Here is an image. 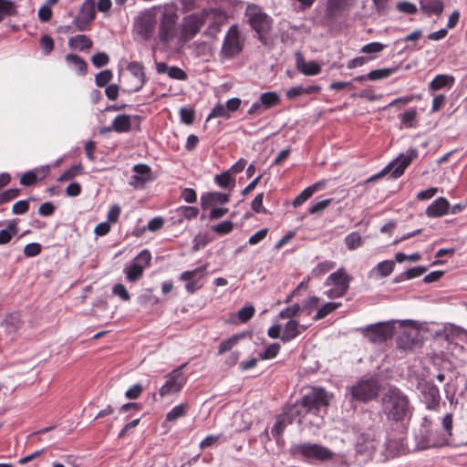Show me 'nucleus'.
Masks as SVG:
<instances>
[{
    "label": "nucleus",
    "instance_id": "34",
    "mask_svg": "<svg viewBox=\"0 0 467 467\" xmlns=\"http://www.w3.org/2000/svg\"><path fill=\"white\" fill-rule=\"evenodd\" d=\"M214 181L220 187L224 189L234 188L235 185V179L231 175L230 171L217 174Z\"/></svg>",
    "mask_w": 467,
    "mask_h": 467
},
{
    "label": "nucleus",
    "instance_id": "54",
    "mask_svg": "<svg viewBox=\"0 0 467 467\" xmlns=\"http://www.w3.org/2000/svg\"><path fill=\"white\" fill-rule=\"evenodd\" d=\"M151 260L150 253L148 250H142L133 260L134 263H139L144 269L150 265Z\"/></svg>",
    "mask_w": 467,
    "mask_h": 467
},
{
    "label": "nucleus",
    "instance_id": "48",
    "mask_svg": "<svg viewBox=\"0 0 467 467\" xmlns=\"http://www.w3.org/2000/svg\"><path fill=\"white\" fill-rule=\"evenodd\" d=\"M280 350V345L278 343H273L268 346L263 353L259 354L261 359H271L274 358Z\"/></svg>",
    "mask_w": 467,
    "mask_h": 467
},
{
    "label": "nucleus",
    "instance_id": "53",
    "mask_svg": "<svg viewBox=\"0 0 467 467\" xmlns=\"http://www.w3.org/2000/svg\"><path fill=\"white\" fill-rule=\"evenodd\" d=\"M301 309L302 308L300 305L295 304L281 310L279 317L281 318H292L293 317L296 316Z\"/></svg>",
    "mask_w": 467,
    "mask_h": 467
},
{
    "label": "nucleus",
    "instance_id": "29",
    "mask_svg": "<svg viewBox=\"0 0 467 467\" xmlns=\"http://www.w3.org/2000/svg\"><path fill=\"white\" fill-rule=\"evenodd\" d=\"M299 323L296 320H289L284 328L281 336L283 342H288L296 337L299 334Z\"/></svg>",
    "mask_w": 467,
    "mask_h": 467
},
{
    "label": "nucleus",
    "instance_id": "59",
    "mask_svg": "<svg viewBox=\"0 0 467 467\" xmlns=\"http://www.w3.org/2000/svg\"><path fill=\"white\" fill-rule=\"evenodd\" d=\"M264 193H258L252 202V209L257 213H266V210L263 206Z\"/></svg>",
    "mask_w": 467,
    "mask_h": 467
},
{
    "label": "nucleus",
    "instance_id": "14",
    "mask_svg": "<svg viewBox=\"0 0 467 467\" xmlns=\"http://www.w3.org/2000/svg\"><path fill=\"white\" fill-rule=\"evenodd\" d=\"M95 5L93 0H85L81 8L79 16L74 20V25L78 30L84 31L86 25L95 18Z\"/></svg>",
    "mask_w": 467,
    "mask_h": 467
},
{
    "label": "nucleus",
    "instance_id": "58",
    "mask_svg": "<svg viewBox=\"0 0 467 467\" xmlns=\"http://www.w3.org/2000/svg\"><path fill=\"white\" fill-rule=\"evenodd\" d=\"M385 46L379 42H372L365 45L361 48V52L366 54L379 53L384 49Z\"/></svg>",
    "mask_w": 467,
    "mask_h": 467
},
{
    "label": "nucleus",
    "instance_id": "27",
    "mask_svg": "<svg viewBox=\"0 0 467 467\" xmlns=\"http://www.w3.org/2000/svg\"><path fill=\"white\" fill-rule=\"evenodd\" d=\"M454 77L445 74L437 75L430 83L429 88L432 91L440 90L443 88H451L454 84Z\"/></svg>",
    "mask_w": 467,
    "mask_h": 467
},
{
    "label": "nucleus",
    "instance_id": "5",
    "mask_svg": "<svg viewBox=\"0 0 467 467\" xmlns=\"http://www.w3.org/2000/svg\"><path fill=\"white\" fill-rule=\"evenodd\" d=\"M379 390V382L374 378L361 379L348 388L352 399L363 402L375 399L378 396Z\"/></svg>",
    "mask_w": 467,
    "mask_h": 467
},
{
    "label": "nucleus",
    "instance_id": "24",
    "mask_svg": "<svg viewBox=\"0 0 467 467\" xmlns=\"http://www.w3.org/2000/svg\"><path fill=\"white\" fill-rule=\"evenodd\" d=\"M321 90V87L318 85H310V86H295L287 89L285 95L289 99H295L297 97L302 95H311L319 93Z\"/></svg>",
    "mask_w": 467,
    "mask_h": 467
},
{
    "label": "nucleus",
    "instance_id": "2",
    "mask_svg": "<svg viewBox=\"0 0 467 467\" xmlns=\"http://www.w3.org/2000/svg\"><path fill=\"white\" fill-rule=\"evenodd\" d=\"M245 16L251 27L258 35L259 40L266 44V35L272 27V18L262 11L256 5H249L245 10Z\"/></svg>",
    "mask_w": 467,
    "mask_h": 467
},
{
    "label": "nucleus",
    "instance_id": "15",
    "mask_svg": "<svg viewBox=\"0 0 467 467\" xmlns=\"http://www.w3.org/2000/svg\"><path fill=\"white\" fill-rule=\"evenodd\" d=\"M350 278L347 275L346 271L339 269L332 273L327 280V283L334 285L337 288L336 296H343L346 295L349 287Z\"/></svg>",
    "mask_w": 467,
    "mask_h": 467
},
{
    "label": "nucleus",
    "instance_id": "41",
    "mask_svg": "<svg viewBox=\"0 0 467 467\" xmlns=\"http://www.w3.org/2000/svg\"><path fill=\"white\" fill-rule=\"evenodd\" d=\"M83 172V166L77 164L65 171L57 179L58 182H67L74 179Z\"/></svg>",
    "mask_w": 467,
    "mask_h": 467
},
{
    "label": "nucleus",
    "instance_id": "42",
    "mask_svg": "<svg viewBox=\"0 0 467 467\" xmlns=\"http://www.w3.org/2000/svg\"><path fill=\"white\" fill-rule=\"evenodd\" d=\"M341 306V303L328 302L319 308L314 317L315 320H319L326 317L328 314L334 312Z\"/></svg>",
    "mask_w": 467,
    "mask_h": 467
},
{
    "label": "nucleus",
    "instance_id": "44",
    "mask_svg": "<svg viewBox=\"0 0 467 467\" xmlns=\"http://www.w3.org/2000/svg\"><path fill=\"white\" fill-rule=\"evenodd\" d=\"M188 410L187 404H180L175 406L171 411H169L166 415V420L173 421L179 418L183 417Z\"/></svg>",
    "mask_w": 467,
    "mask_h": 467
},
{
    "label": "nucleus",
    "instance_id": "51",
    "mask_svg": "<svg viewBox=\"0 0 467 467\" xmlns=\"http://www.w3.org/2000/svg\"><path fill=\"white\" fill-rule=\"evenodd\" d=\"M427 271L425 266H417L410 269H408L401 275L402 279H412L418 276H420Z\"/></svg>",
    "mask_w": 467,
    "mask_h": 467
},
{
    "label": "nucleus",
    "instance_id": "28",
    "mask_svg": "<svg viewBox=\"0 0 467 467\" xmlns=\"http://www.w3.org/2000/svg\"><path fill=\"white\" fill-rule=\"evenodd\" d=\"M324 185L323 182H317L301 192L299 195H297L293 201V205L295 207H298L303 204L306 201H307L317 190H319Z\"/></svg>",
    "mask_w": 467,
    "mask_h": 467
},
{
    "label": "nucleus",
    "instance_id": "37",
    "mask_svg": "<svg viewBox=\"0 0 467 467\" xmlns=\"http://www.w3.org/2000/svg\"><path fill=\"white\" fill-rule=\"evenodd\" d=\"M397 70H398L397 67L371 70L368 74V79L371 80V81H375V80H379V79L387 78L390 75L395 73Z\"/></svg>",
    "mask_w": 467,
    "mask_h": 467
},
{
    "label": "nucleus",
    "instance_id": "3",
    "mask_svg": "<svg viewBox=\"0 0 467 467\" xmlns=\"http://www.w3.org/2000/svg\"><path fill=\"white\" fill-rule=\"evenodd\" d=\"M245 43V36L243 35L237 25H233L228 29L223 42L220 52L223 59H232L242 53Z\"/></svg>",
    "mask_w": 467,
    "mask_h": 467
},
{
    "label": "nucleus",
    "instance_id": "8",
    "mask_svg": "<svg viewBox=\"0 0 467 467\" xmlns=\"http://www.w3.org/2000/svg\"><path fill=\"white\" fill-rule=\"evenodd\" d=\"M394 331V323L383 322L368 326L364 329V336L373 343H382L391 338Z\"/></svg>",
    "mask_w": 467,
    "mask_h": 467
},
{
    "label": "nucleus",
    "instance_id": "18",
    "mask_svg": "<svg viewBox=\"0 0 467 467\" xmlns=\"http://www.w3.org/2000/svg\"><path fill=\"white\" fill-rule=\"evenodd\" d=\"M421 393L429 410H434L441 400L439 389L431 383H425L421 387Z\"/></svg>",
    "mask_w": 467,
    "mask_h": 467
},
{
    "label": "nucleus",
    "instance_id": "62",
    "mask_svg": "<svg viewBox=\"0 0 467 467\" xmlns=\"http://www.w3.org/2000/svg\"><path fill=\"white\" fill-rule=\"evenodd\" d=\"M37 181L36 174L33 171L25 172L20 178V183L24 186H31Z\"/></svg>",
    "mask_w": 467,
    "mask_h": 467
},
{
    "label": "nucleus",
    "instance_id": "26",
    "mask_svg": "<svg viewBox=\"0 0 467 467\" xmlns=\"http://www.w3.org/2000/svg\"><path fill=\"white\" fill-rule=\"evenodd\" d=\"M420 5L421 11L428 16H440L443 11V3L441 0H420Z\"/></svg>",
    "mask_w": 467,
    "mask_h": 467
},
{
    "label": "nucleus",
    "instance_id": "64",
    "mask_svg": "<svg viewBox=\"0 0 467 467\" xmlns=\"http://www.w3.org/2000/svg\"><path fill=\"white\" fill-rule=\"evenodd\" d=\"M112 292L115 296H118L124 301H129L130 298L128 290L122 284L115 285L112 288Z\"/></svg>",
    "mask_w": 467,
    "mask_h": 467
},
{
    "label": "nucleus",
    "instance_id": "33",
    "mask_svg": "<svg viewBox=\"0 0 467 467\" xmlns=\"http://www.w3.org/2000/svg\"><path fill=\"white\" fill-rule=\"evenodd\" d=\"M348 5V0H327L326 15L332 18Z\"/></svg>",
    "mask_w": 467,
    "mask_h": 467
},
{
    "label": "nucleus",
    "instance_id": "17",
    "mask_svg": "<svg viewBox=\"0 0 467 467\" xmlns=\"http://www.w3.org/2000/svg\"><path fill=\"white\" fill-rule=\"evenodd\" d=\"M376 449V442L369 434H360L355 446L356 452L365 458L370 457Z\"/></svg>",
    "mask_w": 467,
    "mask_h": 467
},
{
    "label": "nucleus",
    "instance_id": "45",
    "mask_svg": "<svg viewBox=\"0 0 467 467\" xmlns=\"http://www.w3.org/2000/svg\"><path fill=\"white\" fill-rule=\"evenodd\" d=\"M279 101V98L275 92H265L260 97V102L264 109H269Z\"/></svg>",
    "mask_w": 467,
    "mask_h": 467
},
{
    "label": "nucleus",
    "instance_id": "52",
    "mask_svg": "<svg viewBox=\"0 0 467 467\" xmlns=\"http://www.w3.org/2000/svg\"><path fill=\"white\" fill-rule=\"evenodd\" d=\"M238 339H239L238 336H233L230 338L223 341L219 345L218 354L222 355V354L225 353L226 351L231 350L232 348L234 346H235V344L237 343Z\"/></svg>",
    "mask_w": 467,
    "mask_h": 467
},
{
    "label": "nucleus",
    "instance_id": "13",
    "mask_svg": "<svg viewBox=\"0 0 467 467\" xmlns=\"http://www.w3.org/2000/svg\"><path fill=\"white\" fill-rule=\"evenodd\" d=\"M176 19L175 15L164 14L162 16L159 29L161 42L168 43L174 37Z\"/></svg>",
    "mask_w": 467,
    "mask_h": 467
},
{
    "label": "nucleus",
    "instance_id": "60",
    "mask_svg": "<svg viewBox=\"0 0 467 467\" xmlns=\"http://www.w3.org/2000/svg\"><path fill=\"white\" fill-rule=\"evenodd\" d=\"M40 46L44 54L48 55L54 48V41L49 36L44 35L40 39Z\"/></svg>",
    "mask_w": 467,
    "mask_h": 467
},
{
    "label": "nucleus",
    "instance_id": "4",
    "mask_svg": "<svg viewBox=\"0 0 467 467\" xmlns=\"http://www.w3.org/2000/svg\"><path fill=\"white\" fill-rule=\"evenodd\" d=\"M418 157V150L410 149L407 153H400L396 159L389 162L381 171L370 177L368 182L382 177L386 173H391L392 178H399L411 161Z\"/></svg>",
    "mask_w": 467,
    "mask_h": 467
},
{
    "label": "nucleus",
    "instance_id": "39",
    "mask_svg": "<svg viewBox=\"0 0 467 467\" xmlns=\"http://www.w3.org/2000/svg\"><path fill=\"white\" fill-rule=\"evenodd\" d=\"M293 422V419H287L285 415H282L280 418L277 419L276 422L275 423L274 427L272 428V434L274 437L278 438L280 437L285 427Z\"/></svg>",
    "mask_w": 467,
    "mask_h": 467
},
{
    "label": "nucleus",
    "instance_id": "11",
    "mask_svg": "<svg viewBox=\"0 0 467 467\" xmlns=\"http://www.w3.org/2000/svg\"><path fill=\"white\" fill-rule=\"evenodd\" d=\"M204 20L202 16L192 14L184 18L182 30V37L184 41L192 39L203 26Z\"/></svg>",
    "mask_w": 467,
    "mask_h": 467
},
{
    "label": "nucleus",
    "instance_id": "50",
    "mask_svg": "<svg viewBox=\"0 0 467 467\" xmlns=\"http://www.w3.org/2000/svg\"><path fill=\"white\" fill-rule=\"evenodd\" d=\"M254 314V307L253 306H245L237 312V317L241 322L244 323L250 320Z\"/></svg>",
    "mask_w": 467,
    "mask_h": 467
},
{
    "label": "nucleus",
    "instance_id": "9",
    "mask_svg": "<svg viewBox=\"0 0 467 467\" xmlns=\"http://www.w3.org/2000/svg\"><path fill=\"white\" fill-rule=\"evenodd\" d=\"M329 400L330 398L324 389H313L302 399L305 412L316 413L320 408L328 406Z\"/></svg>",
    "mask_w": 467,
    "mask_h": 467
},
{
    "label": "nucleus",
    "instance_id": "57",
    "mask_svg": "<svg viewBox=\"0 0 467 467\" xmlns=\"http://www.w3.org/2000/svg\"><path fill=\"white\" fill-rule=\"evenodd\" d=\"M222 117L228 119L230 117L227 109L223 104H217L212 110V112L208 116V119L212 118Z\"/></svg>",
    "mask_w": 467,
    "mask_h": 467
},
{
    "label": "nucleus",
    "instance_id": "10",
    "mask_svg": "<svg viewBox=\"0 0 467 467\" xmlns=\"http://www.w3.org/2000/svg\"><path fill=\"white\" fill-rule=\"evenodd\" d=\"M156 18L150 12L141 14L134 22V29L143 39H150L155 30Z\"/></svg>",
    "mask_w": 467,
    "mask_h": 467
},
{
    "label": "nucleus",
    "instance_id": "35",
    "mask_svg": "<svg viewBox=\"0 0 467 467\" xmlns=\"http://www.w3.org/2000/svg\"><path fill=\"white\" fill-rule=\"evenodd\" d=\"M16 13L15 2L10 0H0V23L6 17Z\"/></svg>",
    "mask_w": 467,
    "mask_h": 467
},
{
    "label": "nucleus",
    "instance_id": "7",
    "mask_svg": "<svg viewBox=\"0 0 467 467\" xmlns=\"http://www.w3.org/2000/svg\"><path fill=\"white\" fill-rule=\"evenodd\" d=\"M185 366L186 364H183L165 376V383L159 389V394L161 398L178 394L182 389L186 383V378L182 370Z\"/></svg>",
    "mask_w": 467,
    "mask_h": 467
},
{
    "label": "nucleus",
    "instance_id": "46",
    "mask_svg": "<svg viewBox=\"0 0 467 467\" xmlns=\"http://www.w3.org/2000/svg\"><path fill=\"white\" fill-rule=\"evenodd\" d=\"M394 265H395V264L393 261L386 260V261H382V262L379 263L377 265L376 269L381 276L386 277L392 273V271L394 269Z\"/></svg>",
    "mask_w": 467,
    "mask_h": 467
},
{
    "label": "nucleus",
    "instance_id": "16",
    "mask_svg": "<svg viewBox=\"0 0 467 467\" xmlns=\"http://www.w3.org/2000/svg\"><path fill=\"white\" fill-rule=\"evenodd\" d=\"M133 171L135 174L130 177V184L135 188H142L146 182L153 180L151 170L146 164H136Z\"/></svg>",
    "mask_w": 467,
    "mask_h": 467
},
{
    "label": "nucleus",
    "instance_id": "25",
    "mask_svg": "<svg viewBox=\"0 0 467 467\" xmlns=\"http://www.w3.org/2000/svg\"><path fill=\"white\" fill-rule=\"evenodd\" d=\"M229 202V195L219 192H208L205 195H202L201 197V204L203 209L208 208L210 205L216 204V203H227Z\"/></svg>",
    "mask_w": 467,
    "mask_h": 467
},
{
    "label": "nucleus",
    "instance_id": "36",
    "mask_svg": "<svg viewBox=\"0 0 467 467\" xmlns=\"http://www.w3.org/2000/svg\"><path fill=\"white\" fill-rule=\"evenodd\" d=\"M143 270L144 269L141 267V265L139 263L132 262V264L130 266H128L124 269V272L126 274L127 279L130 282H135L139 278H140V276L143 274Z\"/></svg>",
    "mask_w": 467,
    "mask_h": 467
},
{
    "label": "nucleus",
    "instance_id": "61",
    "mask_svg": "<svg viewBox=\"0 0 467 467\" xmlns=\"http://www.w3.org/2000/svg\"><path fill=\"white\" fill-rule=\"evenodd\" d=\"M331 202H332L331 199H325V200L319 201V202L312 204L309 207L308 212H309V213H312V214L320 213L323 210H325L331 203Z\"/></svg>",
    "mask_w": 467,
    "mask_h": 467
},
{
    "label": "nucleus",
    "instance_id": "22",
    "mask_svg": "<svg viewBox=\"0 0 467 467\" xmlns=\"http://www.w3.org/2000/svg\"><path fill=\"white\" fill-rule=\"evenodd\" d=\"M1 326L4 327L5 333L13 337L22 327L20 315L18 313H11L7 315L2 321Z\"/></svg>",
    "mask_w": 467,
    "mask_h": 467
},
{
    "label": "nucleus",
    "instance_id": "63",
    "mask_svg": "<svg viewBox=\"0 0 467 467\" xmlns=\"http://www.w3.org/2000/svg\"><path fill=\"white\" fill-rule=\"evenodd\" d=\"M41 252V245L37 243H30L24 248V254L27 257H33L39 254Z\"/></svg>",
    "mask_w": 467,
    "mask_h": 467
},
{
    "label": "nucleus",
    "instance_id": "19",
    "mask_svg": "<svg viewBox=\"0 0 467 467\" xmlns=\"http://www.w3.org/2000/svg\"><path fill=\"white\" fill-rule=\"evenodd\" d=\"M420 332L417 329L403 331L397 339V346L403 350H410L419 343Z\"/></svg>",
    "mask_w": 467,
    "mask_h": 467
},
{
    "label": "nucleus",
    "instance_id": "43",
    "mask_svg": "<svg viewBox=\"0 0 467 467\" xmlns=\"http://www.w3.org/2000/svg\"><path fill=\"white\" fill-rule=\"evenodd\" d=\"M345 244L349 250H355L362 245V237L357 232L350 233L346 236Z\"/></svg>",
    "mask_w": 467,
    "mask_h": 467
},
{
    "label": "nucleus",
    "instance_id": "55",
    "mask_svg": "<svg viewBox=\"0 0 467 467\" xmlns=\"http://www.w3.org/2000/svg\"><path fill=\"white\" fill-rule=\"evenodd\" d=\"M402 438L400 437L398 439H389L388 438L386 441V447L390 451V453L400 452L402 447Z\"/></svg>",
    "mask_w": 467,
    "mask_h": 467
},
{
    "label": "nucleus",
    "instance_id": "32",
    "mask_svg": "<svg viewBox=\"0 0 467 467\" xmlns=\"http://www.w3.org/2000/svg\"><path fill=\"white\" fill-rule=\"evenodd\" d=\"M18 233L16 220H12L5 229L0 231V244L9 243L12 237Z\"/></svg>",
    "mask_w": 467,
    "mask_h": 467
},
{
    "label": "nucleus",
    "instance_id": "1",
    "mask_svg": "<svg viewBox=\"0 0 467 467\" xmlns=\"http://www.w3.org/2000/svg\"><path fill=\"white\" fill-rule=\"evenodd\" d=\"M382 410L387 419L396 422H403L412 415V407L408 397L397 388H389L383 395Z\"/></svg>",
    "mask_w": 467,
    "mask_h": 467
},
{
    "label": "nucleus",
    "instance_id": "30",
    "mask_svg": "<svg viewBox=\"0 0 467 467\" xmlns=\"http://www.w3.org/2000/svg\"><path fill=\"white\" fill-rule=\"evenodd\" d=\"M130 116L123 114L117 116L112 122V127L108 130H113L117 132H127L130 130Z\"/></svg>",
    "mask_w": 467,
    "mask_h": 467
},
{
    "label": "nucleus",
    "instance_id": "40",
    "mask_svg": "<svg viewBox=\"0 0 467 467\" xmlns=\"http://www.w3.org/2000/svg\"><path fill=\"white\" fill-rule=\"evenodd\" d=\"M305 407H303L302 401L300 403H296L293 406L289 407L286 412L284 414L287 419H293V421L297 420L298 423L301 422V416L305 414Z\"/></svg>",
    "mask_w": 467,
    "mask_h": 467
},
{
    "label": "nucleus",
    "instance_id": "56",
    "mask_svg": "<svg viewBox=\"0 0 467 467\" xmlns=\"http://www.w3.org/2000/svg\"><path fill=\"white\" fill-rule=\"evenodd\" d=\"M91 61H92V64L96 67H101L106 66L109 63V57L106 53L99 52V53L95 54L91 57Z\"/></svg>",
    "mask_w": 467,
    "mask_h": 467
},
{
    "label": "nucleus",
    "instance_id": "49",
    "mask_svg": "<svg viewBox=\"0 0 467 467\" xmlns=\"http://www.w3.org/2000/svg\"><path fill=\"white\" fill-rule=\"evenodd\" d=\"M234 223L231 221H224L218 224L213 225L212 230L219 234H226L232 232Z\"/></svg>",
    "mask_w": 467,
    "mask_h": 467
},
{
    "label": "nucleus",
    "instance_id": "38",
    "mask_svg": "<svg viewBox=\"0 0 467 467\" xmlns=\"http://www.w3.org/2000/svg\"><path fill=\"white\" fill-rule=\"evenodd\" d=\"M66 61L74 66L79 74H85L87 72V63L79 56L75 54H68L66 57Z\"/></svg>",
    "mask_w": 467,
    "mask_h": 467
},
{
    "label": "nucleus",
    "instance_id": "20",
    "mask_svg": "<svg viewBox=\"0 0 467 467\" xmlns=\"http://www.w3.org/2000/svg\"><path fill=\"white\" fill-rule=\"evenodd\" d=\"M296 66L305 76H316L321 72V66L317 62H306L300 52L296 53Z\"/></svg>",
    "mask_w": 467,
    "mask_h": 467
},
{
    "label": "nucleus",
    "instance_id": "23",
    "mask_svg": "<svg viewBox=\"0 0 467 467\" xmlns=\"http://www.w3.org/2000/svg\"><path fill=\"white\" fill-rule=\"evenodd\" d=\"M449 209V202L445 198L440 197L428 206L426 209V214L429 217H441L447 213Z\"/></svg>",
    "mask_w": 467,
    "mask_h": 467
},
{
    "label": "nucleus",
    "instance_id": "47",
    "mask_svg": "<svg viewBox=\"0 0 467 467\" xmlns=\"http://www.w3.org/2000/svg\"><path fill=\"white\" fill-rule=\"evenodd\" d=\"M112 77V72L109 69L100 71L96 75V85L99 87H105L111 80Z\"/></svg>",
    "mask_w": 467,
    "mask_h": 467
},
{
    "label": "nucleus",
    "instance_id": "31",
    "mask_svg": "<svg viewBox=\"0 0 467 467\" xmlns=\"http://www.w3.org/2000/svg\"><path fill=\"white\" fill-rule=\"evenodd\" d=\"M68 45L71 48L82 51L89 49L92 47V41L85 35H78L69 38Z\"/></svg>",
    "mask_w": 467,
    "mask_h": 467
},
{
    "label": "nucleus",
    "instance_id": "12",
    "mask_svg": "<svg viewBox=\"0 0 467 467\" xmlns=\"http://www.w3.org/2000/svg\"><path fill=\"white\" fill-rule=\"evenodd\" d=\"M206 269V266H201L195 268L192 271H185L181 274L180 279L183 281H188L185 285V288L189 293H194L196 290L200 289L202 285L200 279L203 276V273Z\"/></svg>",
    "mask_w": 467,
    "mask_h": 467
},
{
    "label": "nucleus",
    "instance_id": "21",
    "mask_svg": "<svg viewBox=\"0 0 467 467\" xmlns=\"http://www.w3.org/2000/svg\"><path fill=\"white\" fill-rule=\"evenodd\" d=\"M128 70L136 78V85L130 88V92L139 91L146 81L144 69L141 64L138 62H130L128 65Z\"/></svg>",
    "mask_w": 467,
    "mask_h": 467
},
{
    "label": "nucleus",
    "instance_id": "6",
    "mask_svg": "<svg viewBox=\"0 0 467 467\" xmlns=\"http://www.w3.org/2000/svg\"><path fill=\"white\" fill-rule=\"evenodd\" d=\"M294 454H299L307 460L327 461L333 458L334 452L329 449L313 443L296 444L291 448Z\"/></svg>",
    "mask_w": 467,
    "mask_h": 467
}]
</instances>
